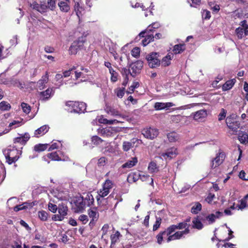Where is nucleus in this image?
Returning <instances> with one entry per match:
<instances>
[{"mask_svg":"<svg viewBox=\"0 0 248 248\" xmlns=\"http://www.w3.org/2000/svg\"><path fill=\"white\" fill-rule=\"evenodd\" d=\"M113 182L109 179H107L105 182L103 184L102 188L100 189L98 191V194L96 197L97 203L99 205H101L102 202L106 201L104 197L107 196L109 193L110 190L113 187Z\"/></svg>","mask_w":248,"mask_h":248,"instance_id":"nucleus-1","label":"nucleus"},{"mask_svg":"<svg viewBox=\"0 0 248 248\" xmlns=\"http://www.w3.org/2000/svg\"><path fill=\"white\" fill-rule=\"evenodd\" d=\"M3 154L6 158V162L9 165H11L13 163H16L18 160L21 155V153L17 148L13 147L12 149L4 150L3 151Z\"/></svg>","mask_w":248,"mask_h":248,"instance_id":"nucleus-2","label":"nucleus"},{"mask_svg":"<svg viewBox=\"0 0 248 248\" xmlns=\"http://www.w3.org/2000/svg\"><path fill=\"white\" fill-rule=\"evenodd\" d=\"M65 105L70 108L71 112L81 113L86 109V104L83 102L69 101L66 102Z\"/></svg>","mask_w":248,"mask_h":248,"instance_id":"nucleus-3","label":"nucleus"},{"mask_svg":"<svg viewBox=\"0 0 248 248\" xmlns=\"http://www.w3.org/2000/svg\"><path fill=\"white\" fill-rule=\"evenodd\" d=\"M227 126L233 132L236 133L240 127V123L236 114H232L228 116L226 119Z\"/></svg>","mask_w":248,"mask_h":248,"instance_id":"nucleus-4","label":"nucleus"},{"mask_svg":"<svg viewBox=\"0 0 248 248\" xmlns=\"http://www.w3.org/2000/svg\"><path fill=\"white\" fill-rule=\"evenodd\" d=\"M86 41L85 36H81L78 38V40L74 41L69 48V54H76L78 50L83 48L84 44Z\"/></svg>","mask_w":248,"mask_h":248,"instance_id":"nucleus-5","label":"nucleus"},{"mask_svg":"<svg viewBox=\"0 0 248 248\" xmlns=\"http://www.w3.org/2000/svg\"><path fill=\"white\" fill-rule=\"evenodd\" d=\"M159 54L157 52H152L146 57L148 65L151 68H156L160 65V61L158 59Z\"/></svg>","mask_w":248,"mask_h":248,"instance_id":"nucleus-6","label":"nucleus"},{"mask_svg":"<svg viewBox=\"0 0 248 248\" xmlns=\"http://www.w3.org/2000/svg\"><path fill=\"white\" fill-rule=\"evenodd\" d=\"M226 155L224 152L220 151L216 155V156L213 158L211 161L210 167L211 169H214L222 164L225 158Z\"/></svg>","mask_w":248,"mask_h":248,"instance_id":"nucleus-7","label":"nucleus"},{"mask_svg":"<svg viewBox=\"0 0 248 248\" xmlns=\"http://www.w3.org/2000/svg\"><path fill=\"white\" fill-rule=\"evenodd\" d=\"M20 136L15 138L14 140V144L15 145L13 146L14 148H16L18 145L24 146L30 139V136L28 133H25L24 134H20Z\"/></svg>","mask_w":248,"mask_h":248,"instance_id":"nucleus-8","label":"nucleus"},{"mask_svg":"<svg viewBox=\"0 0 248 248\" xmlns=\"http://www.w3.org/2000/svg\"><path fill=\"white\" fill-rule=\"evenodd\" d=\"M117 133L115 127H108L98 129V134L103 137H113Z\"/></svg>","mask_w":248,"mask_h":248,"instance_id":"nucleus-9","label":"nucleus"},{"mask_svg":"<svg viewBox=\"0 0 248 248\" xmlns=\"http://www.w3.org/2000/svg\"><path fill=\"white\" fill-rule=\"evenodd\" d=\"M88 214L91 219L89 225L90 226L94 225L98 220L99 217L97 208L96 207L90 208L88 211Z\"/></svg>","mask_w":248,"mask_h":248,"instance_id":"nucleus-10","label":"nucleus"},{"mask_svg":"<svg viewBox=\"0 0 248 248\" xmlns=\"http://www.w3.org/2000/svg\"><path fill=\"white\" fill-rule=\"evenodd\" d=\"M143 66V62L140 60H138L132 63L130 65V67L132 71L131 74V76L132 77H135L137 74L140 73Z\"/></svg>","mask_w":248,"mask_h":248,"instance_id":"nucleus-11","label":"nucleus"},{"mask_svg":"<svg viewBox=\"0 0 248 248\" xmlns=\"http://www.w3.org/2000/svg\"><path fill=\"white\" fill-rule=\"evenodd\" d=\"M74 203L75 205V211L76 212H82L86 208L85 203H84L83 196L76 198Z\"/></svg>","mask_w":248,"mask_h":248,"instance_id":"nucleus-12","label":"nucleus"},{"mask_svg":"<svg viewBox=\"0 0 248 248\" xmlns=\"http://www.w3.org/2000/svg\"><path fill=\"white\" fill-rule=\"evenodd\" d=\"M170 226L167 228L164 231H161L159 232L156 235L155 238L156 239V242L159 245H161L163 242V239L166 237H169V236H171V234H172L173 232H169Z\"/></svg>","mask_w":248,"mask_h":248,"instance_id":"nucleus-13","label":"nucleus"},{"mask_svg":"<svg viewBox=\"0 0 248 248\" xmlns=\"http://www.w3.org/2000/svg\"><path fill=\"white\" fill-rule=\"evenodd\" d=\"M142 134L146 138L152 140L158 136V130L157 129L151 128L144 129Z\"/></svg>","mask_w":248,"mask_h":248,"instance_id":"nucleus-14","label":"nucleus"},{"mask_svg":"<svg viewBox=\"0 0 248 248\" xmlns=\"http://www.w3.org/2000/svg\"><path fill=\"white\" fill-rule=\"evenodd\" d=\"M54 93L52 88H48L46 90L39 93L40 99L42 101L48 100L53 95Z\"/></svg>","mask_w":248,"mask_h":248,"instance_id":"nucleus-15","label":"nucleus"},{"mask_svg":"<svg viewBox=\"0 0 248 248\" xmlns=\"http://www.w3.org/2000/svg\"><path fill=\"white\" fill-rule=\"evenodd\" d=\"M177 154V149L174 147H172L168 149L165 153H163L161 154V156L165 159L167 158L172 159L175 157Z\"/></svg>","mask_w":248,"mask_h":248,"instance_id":"nucleus-16","label":"nucleus"},{"mask_svg":"<svg viewBox=\"0 0 248 248\" xmlns=\"http://www.w3.org/2000/svg\"><path fill=\"white\" fill-rule=\"evenodd\" d=\"M58 5L62 12L67 13L70 10V0H58Z\"/></svg>","mask_w":248,"mask_h":248,"instance_id":"nucleus-17","label":"nucleus"},{"mask_svg":"<svg viewBox=\"0 0 248 248\" xmlns=\"http://www.w3.org/2000/svg\"><path fill=\"white\" fill-rule=\"evenodd\" d=\"M207 111L206 109H200L195 112L193 114V119L198 121H201L207 116Z\"/></svg>","mask_w":248,"mask_h":248,"instance_id":"nucleus-18","label":"nucleus"},{"mask_svg":"<svg viewBox=\"0 0 248 248\" xmlns=\"http://www.w3.org/2000/svg\"><path fill=\"white\" fill-rule=\"evenodd\" d=\"M105 110L107 113L113 116H121V114L117 109L108 104L106 105Z\"/></svg>","mask_w":248,"mask_h":248,"instance_id":"nucleus-19","label":"nucleus"},{"mask_svg":"<svg viewBox=\"0 0 248 248\" xmlns=\"http://www.w3.org/2000/svg\"><path fill=\"white\" fill-rule=\"evenodd\" d=\"M49 126L47 125H44L41 126L34 131V137L39 138L45 135L49 130Z\"/></svg>","mask_w":248,"mask_h":248,"instance_id":"nucleus-20","label":"nucleus"},{"mask_svg":"<svg viewBox=\"0 0 248 248\" xmlns=\"http://www.w3.org/2000/svg\"><path fill=\"white\" fill-rule=\"evenodd\" d=\"M188 224L186 222H181L176 225H171L170 226L169 232H174L176 230H182L185 229Z\"/></svg>","mask_w":248,"mask_h":248,"instance_id":"nucleus-21","label":"nucleus"},{"mask_svg":"<svg viewBox=\"0 0 248 248\" xmlns=\"http://www.w3.org/2000/svg\"><path fill=\"white\" fill-rule=\"evenodd\" d=\"M140 174L139 172H132L127 176V182L129 183L136 182L140 179Z\"/></svg>","mask_w":248,"mask_h":248,"instance_id":"nucleus-22","label":"nucleus"},{"mask_svg":"<svg viewBox=\"0 0 248 248\" xmlns=\"http://www.w3.org/2000/svg\"><path fill=\"white\" fill-rule=\"evenodd\" d=\"M58 213L60 215V217L58 221H62L64 219V217L67 214V207L64 205H60L58 208Z\"/></svg>","mask_w":248,"mask_h":248,"instance_id":"nucleus-23","label":"nucleus"},{"mask_svg":"<svg viewBox=\"0 0 248 248\" xmlns=\"http://www.w3.org/2000/svg\"><path fill=\"white\" fill-rule=\"evenodd\" d=\"M138 162L137 157H132L131 160H127L125 163L122 165V168H131L135 166Z\"/></svg>","mask_w":248,"mask_h":248,"instance_id":"nucleus-24","label":"nucleus"},{"mask_svg":"<svg viewBox=\"0 0 248 248\" xmlns=\"http://www.w3.org/2000/svg\"><path fill=\"white\" fill-rule=\"evenodd\" d=\"M83 201L86 207L93 205L94 203V198L91 193H87L85 197H83Z\"/></svg>","mask_w":248,"mask_h":248,"instance_id":"nucleus-25","label":"nucleus"},{"mask_svg":"<svg viewBox=\"0 0 248 248\" xmlns=\"http://www.w3.org/2000/svg\"><path fill=\"white\" fill-rule=\"evenodd\" d=\"M183 235L182 231H177L172 234H171V236H169V237H167L166 241L167 243H169L172 240L180 239L183 237Z\"/></svg>","mask_w":248,"mask_h":248,"instance_id":"nucleus-26","label":"nucleus"},{"mask_svg":"<svg viewBox=\"0 0 248 248\" xmlns=\"http://www.w3.org/2000/svg\"><path fill=\"white\" fill-rule=\"evenodd\" d=\"M173 106L172 103H162V102H156L155 103L154 108L155 110H162L166 108H168Z\"/></svg>","mask_w":248,"mask_h":248,"instance_id":"nucleus-27","label":"nucleus"},{"mask_svg":"<svg viewBox=\"0 0 248 248\" xmlns=\"http://www.w3.org/2000/svg\"><path fill=\"white\" fill-rule=\"evenodd\" d=\"M48 80V75L47 73L45 76L42 77V79L39 80L37 82V86L40 90H42L45 87V84L47 82Z\"/></svg>","mask_w":248,"mask_h":248,"instance_id":"nucleus-28","label":"nucleus"},{"mask_svg":"<svg viewBox=\"0 0 248 248\" xmlns=\"http://www.w3.org/2000/svg\"><path fill=\"white\" fill-rule=\"evenodd\" d=\"M236 82V79L233 78L231 80H228L222 85V89L223 91H226L230 90L232 88Z\"/></svg>","mask_w":248,"mask_h":248,"instance_id":"nucleus-29","label":"nucleus"},{"mask_svg":"<svg viewBox=\"0 0 248 248\" xmlns=\"http://www.w3.org/2000/svg\"><path fill=\"white\" fill-rule=\"evenodd\" d=\"M186 49L185 44H179L174 46L173 52L175 54H181Z\"/></svg>","mask_w":248,"mask_h":248,"instance_id":"nucleus-30","label":"nucleus"},{"mask_svg":"<svg viewBox=\"0 0 248 248\" xmlns=\"http://www.w3.org/2000/svg\"><path fill=\"white\" fill-rule=\"evenodd\" d=\"M122 236V235L119 231H116L114 234H111L110 236L111 239V248H112L114 245L118 242L120 237Z\"/></svg>","mask_w":248,"mask_h":248,"instance_id":"nucleus-31","label":"nucleus"},{"mask_svg":"<svg viewBox=\"0 0 248 248\" xmlns=\"http://www.w3.org/2000/svg\"><path fill=\"white\" fill-rule=\"evenodd\" d=\"M49 146V144L39 143L34 145L33 147V150L34 151L36 152H41L46 150Z\"/></svg>","mask_w":248,"mask_h":248,"instance_id":"nucleus-32","label":"nucleus"},{"mask_svg":"<svg viewBox=\"0 0 248 248\" xmlns=\"http://www.w3.org/2000/svg\"><path fill=\"white\" fill-rule=\"evenodd\" d=\"M199 217H195L193 220V225L192 228L194 229H197L198 230H202L203 227V225L200 221V220L198 218Z\"/></svg>","mask_w":248,"mask_h":248,"instance_id":"nucleus-33","label":"nucleus"},{"mask_svg":"<svg viewBox=\"0 0 248 248\" xmlns=\"http://www.w3.org/2000/svg\"><path fill=\"white\" fill-rule=\"evenodd\" d=\"M143 37L145 38L142 40V44L144 46H146L150 42L154 40V36L153 34H149L146 35H144Z\"/></svg>","mask_w":248,"mask_h":248,"instance_id":"nucleus-34","label":"nucleus"},{"mask_svg":"<svg viewBox=\"0 0 248 248\" xmlns=\"http://www.w3.org/2000/svg\"><path fill=\"white\" fill-rule=\"evenodd\" d=\"M148 170L149 172L151 173H156L159 170L156 163L154 161H151L149 163Z\"/></svg>","mask_w":248,"mask_h":248,"instance_id":"nucleus-35","label":"nucleus"},{"mask_svg":"<svg viewBox=\"0 0 248 248\" xmlns=\"http://www.w3.org/2000/svg\"><path fill=\"white\" fill-rule=\"evenodd\" d=\"M248 199V196H245L243 198H242L240 201V203L239 204L237 205V207H238V210H243L245 208H246L247 206V200Z\"/></svg>","mask_w":248,"mask_h":248,"instance_id":"nucleus-36","label":"nucleus"},{"mask_svg":"<svg viewBox=\"0 0 248 248\" xmlns=\"http://www.w3.org/2000/svg\"><path fill=\"white\" fill-rule=\"evenodd\" d=\"M202 205L199 202H195V204L192 207L191 212L193 214H197L199 212L202 210Z\"/></svg>","mask_w":248,"mask_h":248,"instance_id":"nucleus-37","label":"nucleus"},{"mask_svg":"<svg viewBox=\"0 0 248 248\" xmlns=\"http://www.w3.org/2000/svg\"><path fill=\"white\" fill-rule=\"evenodd\" d=\"M38 8L37 11L42 14L46 13L49 9L45 1H41Z\"/></svg>","mask_w":248,"mask_h":248,"instance_id":"nucleus-38","label":"nucleus"},{"mask_svg":"<svg viewBox=\"0 0 248 248\" xmlns=\"http://www.w3.org/2000/svg\"><path fill=\"white\" fill-rule=\"evenodd\" d=\"M11 108V105L8 102L3 101L0 103V110L1 111H8Z\"/></svg>","mask_w":248,"mask_h":248,"instance_id":"nucleus-39","label":"nucleus"},{"mask_svg":"<svg viewBox=\"0 0 248 248\" xmlns=\"http://www.w3.org/2000/svg\"><path fill=\"white\" fill-rule=\"evenodd\" d=\"M140 179L143 182H149L150 185L153 186L154 180L148 174H140Z\"/></svg>","mask_w":248,"mask_h":248,"instance_id":"nucleus-40","label":"nucleus"},{"mask_svg":"<svg viewBox=\"0 0 248 248\" xmlns=\"http://www.w3.org/2000/svg\"><path fill=\"white\" fill-rule=\"evenodd\" d=\"M47 157L53 161H61L62 160L57 152L47 154Z\"/></svg>","mask_w":248,"mask_h":248,"instance_id":"nucleus-41","label":"nucleus"},{"mask_svg":"<svg viewBox=\"0 0 248 248\" xmlns=\"http://www.w3.org/2000/svg\"><path fill=\"white\" fill-rule=\"evenodd\" d=\"M124 87H123L122 88H117L114 90V92L118 97L122 98L124 94Z\"/></svg>","mask_w":248,"mask_h":248,"instance_id":"nucleus-42","label":"nucleus"},{"mask_svg":"<svg viewBox=\"0 0 248 248\" xmlns=\"http://www.w3.org/2000/svg\"><path fill=\"white\" fill-rule=\"evenodd\" d=\"M111 75L110 80L112 82H115L118 80V73L116 72L113 69H110L109 71Z\"/></svg>","mask_w":248,"mask_h":248,"instance_id":"nucleus-43","label":"nucleus"},{"mask_svg":"<svg viewBox=\"0 0 248 248\" xmlns=\"http://www.w3.org/2000/svg\"><path fill=\"white\" fill-rule=\"evenodd\" d=\"M156 220L155 224L153 225V231H155L157 230L160 227L162 218L159 217H156Z\"/></svg>","mask_w":248,"mask_h":248,"instance_id":"nucleus-44","label":"nucleus"},{"mask_svg":"<svg viewBox=\"0 0 248 248\" xmlns=\"http://www.w3.org/2000/svg\"><path fill=\"white\" fill-rule=\"evenodd\" d=\"M28 3L30 7L37 11L39 4L35 0H28Z\"/></svg>","mask_w":248,"mask_h":248,"instance_id":"nucleus-45","label":"nucleus"},{"mask_svg":"<svg viewBox=\"0 0 248 248\" xmlns=\"http://www.w3.org/2000/svg\"><path fill=\"white\" fill-rule=\"evenodd\" d=\"M238 140L242 144H246L248 142V135L246 133H242L238 137Z\"/></svg>","mask_w":248,"mask_h":248,"instance_id":"nucleus-46","label":"nucleus"},{"mask_svg":"<svg viewBox=\"0 0 248 248\" xmlns=\"http://www.w3.org/2000/svg\"><path fill=\"white\" fill-rule=\"evenodd\" d=\"M235 32L239 39H242L244 36V29L238 27L235 29Z\"/></svg>","mask_w":248,"mask_h":248,"instance_id":"nucleus-47","label":"nucleus"},{"mask_svg":"<svg viewBox=\"0 0 248 248\" xmlns=\"http://www.w3.org/2000/svg\"><path fill=\"white\" fill-rule=\"evenodd\" d=\"M171 57L170 55L168 54L164 57L162 60V64L164 66H169L170 64Z\"/></svg>","mask_w":248,"mask_h":248,"instance_id":"nucleus-48","label":"nucleus"},{"mask_svg":"<svg viewBox=\"0 0 248 248\" xmlns=\"http://www.w3.org/2000/svg\"><path fill=\"white\" fill-rule=\"evenodd\" d=\"M140 86V83L138 81H135L133 83L132 85L129 87V91H126V93H132L135 89L138 88Z\"/></svg>","mask_w":248,"mask_h":248,"instance_id":"nucleus-49","label":"nucleus"},{"mask_svg":"<svg viewBox=\"0 0 248 248\" xmlns=\"http://www.w3.org/2000/svg\"><path fill=\"white\" fill-rule=\"evenodd\" d=\"M109 197L114 198L115 200L117 201L116 203V205H117L119 202H122L123 200L121 195L120 194L116 193L114 190H113L111 194L109 196Z\"/></svg>","mask_w":248,"mask_h":248,"instance_id":"nucleus-50","label":"nucleus"},{"mask_svg":"<svg viewBox=\"0 0 248 248\" xmlns=\"http://www.w3.org/2000/svg\"><path fill=\"white\" fill-rule=\"evenodd\" d=\"M103 140L97 136H93L92 137V142L95 145H98L102 143Z\"/></svg>","mask_w":248,"mask_h":248,"instance_id":"nucleus-51","label":"nucleus"},{"mask_svg":"<svg viewBox=\"0 0 248 248\" xmlns=\"http://www.w3.org/2000/svg\"><path fill=\"white\" fill-rule=\"evenodd\" d=\"M21 108L24 112L26 114H29L31 110V106L27 103L23 102L21 104Z\"/></svg>","mask_w":248,"mask_h":248,"instance_id":"nucleus-52","label":"nucleus"},{"mask_svg":"<svg viewBox=\"0 0 248 248\" xmlns=\"http://www.w3.org/2000/svg\"><path fill=\"white\" fill-rule=\"evenodd\" d=\"M57 0H47V7L51 11H54L56 8Z\"/></svg>","mask_w":248,"mask_h":248,"instance_id":"nucleus-53","label":"nucleus"},{"mask_svg":"<svg viewBox=\"0 0 248 248\" xmlns=\"http://www.w3.org/2000/svg\"><path fill=\"white\" fill-rule=\"evenodd\" d=\"M39 218L43 221H46L47 219V213L45 211H39L38 213Z\"/></svg>","mask_w":248,"mask_h":248,"instance_id":"nucleus-54","label":"nucleus"},{"mask_svg":"<svg viewBox=\"0 0 248 248\" xmlns=\"http://www.w3.org/2000/svg\"><path fill=\"white\" fill-rule=\"evenodd\" d=\"M140 50L138 47L133 48L131 51V55L135 58H138L140 55Z\"/></svg>","mask_w":248,"mask_h":248,"instance_id":"nucleus-55","label":"nucleus"},{"mask_svg":"<svg viewBox=\"0 0 248 248\" xmlns=\"http://www.w3.org/2000/svg\"><path fill=\"white\" fill-rule=\"evenodd\" d=\"M132 147V143L128 141H124L123 144V149L124 151L127 152Z\"/></svg>","mask_w":248,"mask_h":248,"instance_id":"nucleus-56","label":"nucleus"},{"mask_svg":"<svg viewBox=\"0 0 248 248\" xmlns=\"http://www.w3.org/2000/svg\"><path fill=\"white\" fill-rule=\"evenodd\" d=\"M167 137L170 142H174L177 140V136L176 134L174 132L169 133L167 135Z\"/></svg>","mask_w":248,"mask_h":248,"instance_id":"nucleus-57","label":"nucleus"},{"mask_svg":"<svg viewBox=\"0 0 248 248\" xmlns=\"http://www.w3.org/2000/svg\"><path fill=\"white\" fill-rule=\"evenodd\" d=\"M226 113L227 111L225 109H221L220 113L218 115V120L219 121H221L225 118Z\"/></svg>","mask_w":248,"mask_h":248,"instance_id":"nucleus-58","label":"nucleus"},{"mask_svg":"<svg viewBox=\"0 0 248 248\" xmlns=\"http://www.w3.org/2000/svg\"><path fill=\"white\" fill-rule=\"evenodd\" d=\"M182 118V116L181 115H172L171 116V120L175 123H179Z\"/></svg>","mask_w":248,"mask_h":248,"instance_id":"nucleus-59","label":"nucleus"},{"mask_svg":"<svg viewBox=\"0 0 248 248\" xmlns=\"http://www.w3.org/2000/svg\"><path fill=\"white\" fill-rule=\"evenodd\" d=\"M107 161V159L105 157H101L98 160L97 165L99 167L104 166Z\"/></svg>","mask_w":248,"mask_h":248,"instance_id":"nucleus-60","label":"nucleus"},{"mask_svg":"<svg viewBox=\"0 0 248 248\" xmlns=\"http://www.w3.org/2000/svg\"><path fill=\"white\" fill-rule=\"evenodd\" d=\"M78 220L81 221L83 224H86L89 220L88 216L85 215H81L78 217Z\"/></svg>","mask_w":248,"mask_h":248,"instance_id":"nucleus-61","label":"nucleus"},{"mask_svg":"<svg viewBox=\"0 0 248 248\" xmlns=\"http://www.w3.org/2000/svg\"><path fill=\"white\" fill-rule=\"evenodd\" d=\"M48 207L49 210L53 213H56L58 208L56 205L52 203H49Z\"/></svg>","mask_w":248,"mask_h":248,"instance_id":"nucleus-62","label":"nucleus"},{"mask_svg":"<svg viewBox=\"0 0 248 248\" xmlns=\"http://www.w3.org/2000/svg\"><path fill=\"white\" fill-rule=\"evenodd\" d=\"M215 194H212L211 193H209L207 197L205 199V201L209 203H211L212 202L213 199L215 198Z\"/></svg>","mask_w":248,"mask_h":248,"instance_id":"nucleus-63","label":"nucleus"},{"mask_svg":"<svg viewBox=\"0 0 248 248\" xmlns=\"http://www.w3.org/2000/svg\"><path fill=\"white\" fill-rule=\"evenodd\" d=\"M206 219L208 220L211 223L215 222L216 217L214 214H211L206 217Z\"/></svg>","mask_w":248,"mask_h":248,"instance_id":"nucleus-64","label":"nucleus"}]
</instances>
